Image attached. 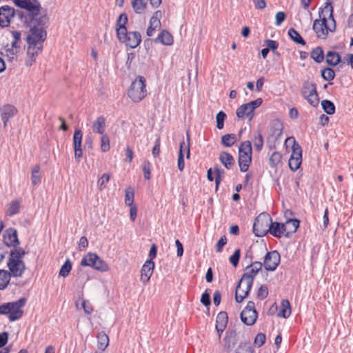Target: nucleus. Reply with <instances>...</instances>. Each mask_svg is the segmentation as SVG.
I'll use <instances>...</instances> for the list:
<instances>
[{"label": "nucleus", "instance_id": "f257e3e1", "mask_svg": "<svg viewBox=\"0 0 353 353\" xmlns=\"http://www.w3.org/2000/svg\"><path fill=\"white\" fill-rule=\"evenodd\" d=\"M44 26L30 23V32L26 37L28 45L26 60L27 65H32L35 62L36 57L43 50V43L47 37Z\"/></svg>", "mask_w": 353, "mask_h": 353}, {"label": "nucleus", "instance_id": "f03ea898", "mask_svg": "<svg viewBox=\"0 0 353 353\" xmlns=\"http://www.w3.org/2000/svg\"><path fill=\"white\" fill-rule=\"evenodd\" d=\"M313 30L318 38L325 39L329 32L336 30V22L333 16V7L330 2L325 3L323 9L319 12V19L313 23Z\"/></svg>", "mask_w": 353, "mask_h": 353}, {"label": "nucleus", "instance_id": "7ed1b4c3", "mask_svg": "<svg viewBox=\"0 0 353 353\" xmlns=\"http://www.w3.org/2000/svg\"><path fill=\"white\" fill-rule=\"evenodd\" d=\"M14 3L18 8L28 12L30 23L46 25L48 22V17L46 12H41L42 7L38 0H14Z\"/></svg>", "mask_w": 353, "mask_h": 353}, {"label": "nucleus", "instance_id": "20e7f679", "mask_svg": "<svg viewBox=\"0 0 353 353\" xmlns=\"http://www.w3.org/2000/svg\"><path fill=\"white\" fill-rule=\"evenodd\" d=\"M26 302L25 298H21L16 301L0 305V315H8V319L11 322L19 319L23 314V307Z\"/></svg>", "mask_w": 353, "mask_h": 353}, {"label": "nucleus", "instance_id": "39448f33", "mask_svg": "<svg viewBox=\"0 0 353 353\" xmlns=\"http://www.w3.org/2000/svg\"><path fill=\"white\" fill-rule=\"evenodd\" d=\"M128 95L134 103H139L147 96L145 79L143 77L138 76L132 82Z\"/></svg>", "mask_w": 353, "mask_h": 353}, {"label": "nucleus", "instance_id": "423d86ee", "mask_svg": "<svg viewBox=\"0 0 353 353\" xmlns=\"http://www.w3.org/2000/svg\"><path fill=\"white\" fill-rule=\"evenodd\" d=\"M252 162V144L250 141L243 142L239 148V165L240 170L246 172Z\"/></svg>", "mask_w": 353, "mask_h": 353}, {"label": "nucleus", "instance_id": "0eeeda50", "mask_svg": "<svg viewBox=\"0 0 353 353\" xmlns=\"http://www.w3.org/2000/svg\"><path fill=\"white\" fill-rule=\"evenodd\" d=\"M262 267L263 263L259 261L253 262L248 265L239 283L250 288H252L254 282V278L257 274L259 271L262 268Z\"/></svg>", "mask_w": 353, "mask_h": 353}, {"label": "nucleus", "instance_id": "6e6552de", "mask_svg": "<svg viewBox=\"0 0 353 353\" xmlns=\"http://www.w3.org/2000/svg\"><path fill=\"white\" fill-rule=\"evenodd\" d=\"M301 95L313 107H316L319 103V98L315 83L306 81L301 88Z\"/></svg>", "mask_w": 353, "mask_h": 353}, {"label": "nucleus", "instance_id": "1a4fd4ad", "mask_svg": "<svg viewBox=\"0 0 353 353\" xmlns=\"http://www.w3.org/2000/svg\"><path fill=\"white\" fill-rule=\"evenodd\" d=\"M119 41L130 48H136L141 42V35L137 31H125L121 34H117Z\"/></svg>", "mask_w": 353, "mask_h": 353}, {"label": "nucleus", "instance_id": "9d476101", "mask_svg": "<svg viewBox=\"0 0 353 353\" xmlns=\"http://www.w3.org/2000/svg\"><path fill=\"white\" fill-rule=\"evenodd\" d=\"M291 138H288L286 141L290 140ZM293 145H292V152L289 159V167L292 171L297 170L302 162V149L301 146L296 143L295 140L293 137Z\"/></svg>", "mask_w": 353, "mask_h": 353}, {"label": "nucleus", "instance_id": "9b49d317", "mask_svg": "<svg viewBox=\"0 0 353 353\" xmlns=\"http://www.w3.org/2000/svg\"><path fill=\"white\" fill-rule=\"evenodd\" d=\"M270 221H272V219L267 216L256 217L253 224L254 234L259 237L265 236L269 232Z\"/></svg>", "mask_w": 353, "mask_h": 353}, {"label": "nucleus", "instance_id": "f8f14e48", "mask_svg": "<svg viewBox=\"0 0 353 353\" xmlns=\"http://www.w3.org/2000/svg\"><path fill=\"white\" fill-rule=\"evenodd\" d=\"M258 317L257 312L255 310V304L253 301H249L241 313V321L248 325H252Z\"/></svg>", "mask_w": 353, "mask_h": 353}, {"label": "nucleus", "instance_id": "ddd939ff", "mask_svg": "<svg viewBox=\"0 0 353 353\" xmlns=\"http://www.w3.org/2000/svg\"><path fill=\"white\" fill-rule=\"evenodd\" d=\"M8 274L12 277H21L25 272L26 265L22 260L9 257L8 261Z\"/></svg>", "mask_w": 353, "mask_h": 353}, {"label": "nucleus", "instance_id": "4468645a", "mask_svg": "<svg viewBox=\"0 0 353 353\" xmlns=\"http://www.w3.org/2000/svg\"><path fill=\"white\" fill-rule=\"evenodd\" d=\"M281 261V256L276 251L268 252L264 257L263 265L268 271H274Z\"/></svg>", "mask_w": 353, "mask_h": 353}, {"label": "nucleus", "instance_id": "2eb2a0df", "mask_svg": "<svg viewBox=\"0 0 353 353\" xmlns=\"http://www.w3.org/2000/svg\"><path fill=\"white\" fill-rule=\"evenodd\" d=\"M187 139H188V145L185 147V142L182 141L180 143L179 146V152L177 159V166L179 170L182 172L185 168V162H184V154H185L186 158L189 159L190 156V135L189 133L187 132Z\"/></svg>", "mask_w": 353, "mask_h": 353}, {"label": "nucleus", "instance_id": "dca6fc26", "mask_svg": "<svg viewBox=\"0 0 353 353\" xmlns=\"http://www.w3.org/2000/svg\"><path fill=\"white\" fill-rule=\"evenodd\" d=\"M83 133L80 129H76L73 135V146L74 150V157L77 161L83 156L82 150Z\"/></svg>", "mask_w": 353, "mask_h": 353}, {"label": "nucleus", "instance_id": "f3484780", "mask_svg": "<svg viewBox=\"0 0 353 353\" xmlns=\"http://www.w3.org/2000/svg\"><path fill=\"white\" fill-rule=\"evenodd\" d=\"M3 238L5 245L8 247L16 248L19 244L17 232L12 228H10L5 231Z\"/></svg>", "mask_w": 353, "mask_h": 353}, {"label": "nucleus", "instance_id": "a211bd4d", "mask_svg": "<svg viewBox=\"0 0 353 353\" xmlns=\"http://www.w3.org/2000/svg\"><path fill=\"white\" fill-rule=\"evenodd\" d=\"M14 9L8 6L0 8V26L2 28L8 27L11 19L14 17Z\"/></svg>", "mask_w": 353, "mask_h": 353}, {"label": "nucleus", "instance_id": "6ab92c4d", "mask_svg": "<svg viewBox=\"0 0 353 353\" xmlns=\"http://www.w3.org/2000/svg\"><path fill=\"white\" fill-rule=\"evenodd\" d=\"M154 268V263L151 260H147L141 270V281L145 284L152 275Z\"/></svg>", "mask_w": 353, "mask_h": 353}, {"label": "nucleus", "instance_id": "aec40b11", "mask_svg": "<svg viewBox=\"0 0 353 353\" xmlns=\"http://www.w3.org/2000/svg\"><path fill=\"white\" fill-rule=\"evenodd\" d=\"M1 117L3 127L6 128L8 121L17 114V109L12 105H5L1 109Z\"/></svg>", "mask_w": 353, "mask_h": 353}, {"label": "nucleus", "instance_id": "412c9836", "mask_svg": "<svg viewBox=\"0 0 353 353\" xmlns=\"http://www.w3.org/2000/svg\"><path fill=\"white\" fill-rule=\"evenodd\" d=\"M269 232L276 238H281L283 235L285 236V223L271 221L269 225Z\"/></svg>", "mask_w": 353, "mask_h": 353}, {"label": "nucleus", "instance_id": "4be33fe9", "mask_svg": "<svg viewBox=\"0 0 353 353\" xmlns=\"http://www.w3.org/2000/svg\"><path fill=\"white\" fill-rule=\"evenodd\" d=\"M106 120L103 116H100L92 123V128L94 132L99 134L105 133Z\"/></svg>", "mask_w": 353, "mask_h": 353}, {"label": "nucleus", "instance_id": "5701e85b", "mask_svg": "<svg viewBox=\"0 0 353 353\" xmlns=\"http://www.w3.org/2000/svg\"><path fill=\"white\" fill-rule=\"evenodd\" d=\"M251 288L243 285V284L238 283L236 288L235 300L237 303H241L243 300L248 296Z\"/></svg>", "mask_w": 353, "mask_h": 353}, {"label": "nucleus", "instance_id": "b1692460", "mask_svg": "<svg viewBox=\"0 0 353 353\" xmlns=\"http://www.w3.org/2000/svg\"><path fill=\"white\" fill-rule=\"evenodd\" d=\"M299 221L296 219H289L285 223V236L290 237L295 233L299 227Z\"/></svg>", "mask_w": 353, "mask_h": 353}, {"label": "nucleus", "instance_id": "393cba45", "mask_svg": "<svg viewBox=\"0 0 353 353\" xmlns=\"http://www.w3.org/2000/svg\"><path fill=\"white\" fill-rule=\"evenodd\" d=\"M128 18L125 13H121L116 22V32L117 34H121L127 30L126 24L128 23Z\"/></svg>", "mask_w": 353, "mask_h": 353}, {"label": "nucleus", "instance_id": "a878e982", "mask_svg": "<svg viewBox=\"0 0 353 353\" xmlns=\"http://www.w3.org/2000/svg\"><path fill=\"white\" fill-rule=\"evenodd\" d=\"M251 108L248 106L247 103L241 105L239 108L236 110V116L240 118H244V117H248L249 121H252L254 116V112L252 111H250Z\"/></svg>", "mask_w": 353, "mask_h": 353}, {"label": "nucleus", "instance_id": "bb28decb", "mask_svg": "<svg viewBox=\"0 0 353 353\" xmlns=\"http://www.w3.org/2000/svg\"><path fill=\"white\" fill-rule=\"evenodd\" d=\"M325 58L327 64L330 66H336L341 61L339 54L333 50L327 52Z\"/></svg>", "mask_w": 353, "mask_h": 353}, {"label": "nucleus", "instance_id": "cd10ccee", "mask_svg": "<svg viewBox=\"0 0 353 353\" xmlns=\"http://www.w3.org/2000/svg\"><path fill=\"white\" fill-rule=\"evenodd\" d=\"M173 37L167 30H163L155 39L156 42H159L163 45L171 46L173 43Z\"/></svg>", "mask_w": 353, "mask_h": 353}, {"label": "nucleus", "instance_id": "c85d7f7f", "mask_svg": "<svg viewBox=\"0 0 353 353\" xmlns=\"http://www.w3.org/2000/svg\"><path fill=\"white\" fill-rule=\"evenodd\" d=\"M283 125L282 122L279 120L276 119L271 122L270 125V132L271 135L273 137H275L276 139L279 138L283 132Z\"/></svg>", "mask_w": 353, "mask_h": 353}, {"label": "nucleus", "instance_id": "c756f323", "mask_svg": "<svg viewBox=\"0 0 353 353\" xmlns=\"http://www.w3.org/2000/svg\"><path fill=\"white\" fill-rule=\"evenodd\" d=\"M219 161L227 168L231 169L234 164L233 157L226 152H221L219 154Z\"/></svg>", "mask_w": 353, "mask_h": 353}, {"label": "nucleus", "instance_id": "7c9ffc66", "mask_svg": "<svg viewBox=\"0 0 353 353\" xmlns=\"http://www.w3.org/2000/svg\"><path fill=\"white\" fill-rule=\"evenodd\" d=\"M291 312V307L289 301L286 299L283 300L278 316L287 319L290 316Z\"/></svg>", "mask_w": 353, "mask_h": 353}, {"label": "nucleus", "instance_id": "2f4dec72", "mask_svg": "<svg viewBox=\"0 0 353 353\" xmlns=\"http://www.w3.org/2000/svg\"><path fill=\"white\" fill-rule=\"evenodd\" d=\"M311 58L318 63H322L325 59L323 50L321 47L314 48L310 53Z\"/></svg>", "mask_w": 353, "mask_h": 353}, {"label": "nucleus", "instance_id": "473e14b6", "mask_svg": "<svg viewBox=\"0 0 353 353\" xmlns=\"http://www.w3.org/2000/svg\"><path fill=\"white\" fill-rule=\"evenodd\" d=\"M148 0H132V6L134 11L137 14L143 13L147 7Z\"/></svg>", "mask_w": 353, "mask_h": 353}, {"label": "nucleus", "instance_id": "72a5a7b5", "mask_svg": "<svg viewBox=\"0 0 353 353\" xmlns=\"http://www.w3.org/2000/svg\"><path fill=\"white\" fill-rule=\"evenodd\" d=\"M41 181V176L40 174V166L35 165L32 168L31 171V182L33 185L40 184Z\"/></svg>", "mask_w": 353, "mask_h": 353}, {"label": "nucleus", "instance_id": "f704fd0d", "mask_svg": "<svg viewBox=\"0 0 353 353\" xmlns=\"http://www.w3.org/2000/svg\"><path fill=\"white\" fill-rule=\"evenodd\" d=\"M290 38L296 43L302 46L305 45V41L301 34L293 28H290L288 32Z\"/></svg>", "mask_w": 353, "mask_h": 353}, {"label": "nucleus", "instance_id": "c9c22d12", "mask_svg": "<svg viewBox=\"0 0 353 353\" xmlns=\"http://www.w3.org/2000/svg\"><path fill=\"white\" fill-rule=\"evenodd\" d=\"M98 348L101 350H104L109 345V337L104 332H99L97 335Z\"/></svg>", "mask_w": 353, "mask_h": 353}, {"label": "nucleus", "instance_id": "e433bc0d", "mask_svg": "<svg viewBox=\"0 0 353 353\" xmlns=\"http://www.w3.org/2000/svg\"><path fill=\"white\" fill-rule=\"evenodd\" d=\"M236 334L234 331H227L224 338L225 346L228 349H232L236 344Z\"/></svg>", "mask_w": 353, "mask_h": 353}, {"label": "nucleus", "instance_id": "4c0bfd02", "mask_svg": "<svg viewBox=\"0 0 353 353\" xmlns=\"http://www.w3.org/2000/svg\"><path fill=\"white\" fill-rule=\"evenodd\" d=\"M96 259L97 254L89 252L82 259L81 261V265L93 268Z\"/></svg>", "mask_w": 353, "mask_h": 353}, {"label": "nucleus", "instance_id": "58836bf2", "mask_svg": "<svg viewBox=\"0 0 353 353\" xmlns=\"http://www.w3.org/2000/svg\"><path fill=\"white\" fill-rule=\"evenodd\" d=\"M228 322V314L225 312H220L216 320V327H220V328H226Z\"/></svg>", "mask_w": 353, "mask_h": 353}, {"label": "nucleus", "instance_id": "ea45409f", "mask_svg": "<svg viewBox=\"0 0 353 353\" xmlns=\"http://www.w3.org/2000/svg\"><path fill=\"white\" fill-rule=\"evenodd\" d=\"M10 274L4 270H0V290H4L8 285L10 280Z\"/></svg>", "mask_w": 353, "mask_h": 353}, {"label": "nucleus", "instance_id": "a19ab883", "mask_svg": "<svg viewBox=\"0 0 353 353\" xmlns=\"http://www.w3.org/2000/svg\"><path fill=\"white\" fill-rule=\"evenodd\" d=\"M100 148L103 152H106L110 149V138L106 133L101 134Z\"/></svg>", "mask_w": 353, "mask_h": 353}, {"label": "nucleus", "instance_id": "79ce46f5", "mask_svg": "<svg viewBox=\"0 0 353 353\" xmlns=\"http://www.w3.org/2000/svg\"><path fill=\"white\" fill-rule=\"evenodd\" d=\"M92 268L100 272H106L108 270V265L97 254V259Z\"/></svg>", "mask_w": 353, "mask_h": 353}, {"label": "nucleus", "instance_id": "37998d69", "mask_svg": "<svg viewBox=\"0 0 353 353\" xmlns=\"http://www.w3.org/2000/svg\"><path fill=\"white\" fill-rule=\"evenodd\" d=\"M134 191L131 187H128L125 190V203L126 205H132L134 203Z\"/></svg>", "mask_w": 353, "mask_h": 353}, {"label": "nucleus", "instance_id": "c03bdc74", "mask_svg": "<svg viewBox=\"0 0 353 353\" xmlns=\"http://www.w3.org/2000/svg\"><path fill=\"white\" fill-rule=\"evenodd\" d=\"M321 105L323 110L327 114H333L335 112V105L331 101L325 99L321 101Z\"/></svg>", "mask_w": 353, "mask_h": 353}, {"label": "nucleus", "instance_id": "a18cd8bd", "mask_svg": "<svg viewBox=\"0 0 353 353\" xmlns=\"http://www.w3.org/2000/svg\"><path fill=\"white\" fill-rule=\"evenodd\" d=\"M236 142V135L234 134H227L222 137L221 143L226 147H230Z\"/></svg>", "mask_w": 353, "mask_h": 353}, {"label": "nucleus", "instance_id": "49530a36", "mask_svg": "<svg viewBox=\"0 0 353 353\" xmlns=\"http://www.w3.org/2000/svg\"><path fill=\"white\" fill-rule=\"evenodd\" d=\"M162 17V12L161 10L156 11L150 20V26L158 28L161 26L160 19Z\"/></svg>", "mask_w": 353, "mask_h": 353}, {"label": "nucleus", "instance_id": "de8ad7c7", "mask_svg": "<svg viewBox=\"0 0 353 353\" xmlns=\"http://www.w3.org/2000/svg\"><path fill=\"white\" fill-rule=\"evenodd\" d=\"M252 141L254 149L256 151L260 152L263 146V138L262 134L260 132H258L257 134L254 137Z\"/></svg>", "mask_w": 353, "mask_h": 353}, {"label": "nucleus", "instance_id": "09e8293b", "mask_svg": "<svg viewBox=\"0 0 353 353\" xmlns=\"http://www.w3.org/2000/svg\"><path fill=\"white\" fill-rule=\"evenodd\" d=\"M321 77L326 81H332L335 77V72L331 68H324L321 70Z\"/></svg>", "mask_w": 353, "mask_h": 353}, {"label": "nucleus", "instance_id": "8fccbe9b", "mask_svg": "<svg viewBox=\"0 0 353 353\" xmlns=\"http://www.w3.org/2000/svg\"><path fill=\"white\" fill-rule=\"evenodd\" d=\"M19 202L17 201H12L7 209V214L10 216H12L16 214H17L19 211Z\"/></svg>", "mask_w": 353, "mask_h": 353}, {"label": "nucleus", "instance_id": "3c124183", "mask_svg": "<svg viewBox=\"0 0 353 353\" xmlns=\"http://www.w3.org/2000/svg\"><path fill=\"white\" fill-rule=\"evenodd\" d=\"M72 270V264L69 259H67L61 267L59 276L66 277Z\"/></svg>", "mask_w": 353, "mask_h": 353}, {"label": "nucleus", "instance_id": "603ef678", "mask_svg": "<svg viewBox=\"0 0 353 353\" xmlns=\"http://www.w3.org/2000/svg\"><path fill=\"white\" fill-rule=\"evenodd\" d=\"M19 49H20V46L11 45V46L10 48H7L6 49H5L6 56L10 60H12V59H14V57L19 52Z\"/></svg>", "mask_w": 353, "mask_h": 353}, {"label": "nucleus", "instance_id": "864d4df0", "mask_svg": "<svg viewBox=\"0 0 353 353\" xmlns=\"http://www.w3.org/2000/svg\"><path fill=\"white\" fill-rule=\"evenodd\" d=\"M282 155L279 152H274L270 157V165L271 167H275L281 163Z\"/></svg>", "mask_w": 353, "mask_h": 353}, {"label": "nucleus", "instance_id": "5fc2aeb1", "mask_svg": "<svg viewBox=\"0 0 353 353\" xmlns=\"http://www.w3.org/2000/svg\"><path fill=\"white\" fill-rule=\"evenodd\" d=\"M26 254L25 250L22 248H14L11 250L10 257L18 260H21V258Z\"/></svg>", "mask_w": 353, "mask_h": 353}, {"label": "nucleus", "instance_id": "6e6d98bb", "mask_svg": "<svg viewBox=\"0 0 353 353\" xmlns=\"http://www.w3.org/2000/svg\"><path fill=\"white\" fill-rule=\"evenodd\" d=\"M110 178V175L109 174H103L101 178L97 181V185L100 190L104 189L106 186V184L108 183Z\"/></svg>", "mask_w": 353, "mask_h": 353}, {"label": "nucleus", "instance_id": "4d7b16f0", "mask_svg": "<svg viewBox=\"0 0 353 353\" xmlns=\"http://www.w3.org/2000/svg\"><path fill=\"white\" fill-rule=\"evenodd\" d=\"M226 118V114L223 111H220L216 116V128L219 130L223 128L224 120Z\"/></svg>", "mask_w": 353, "mask_h": 353}, {"label": "nucleus", "instance_id": "13d9d810", "mask_svg": "<svg viewBox=\"0 0 353 353\" xmlns=\"http://www.w3.org/2000/svg\"><path fill=\"white\" fill-rule=\"evenodd\" d=\"M142 169L145 179L149 180L150 179L151 163L148 161H144L142 164Z\"/></svg>", "mask_w": 353, "mask_h": 353}, {"label": "nucleus", "instance_id": "bf43d9fd", "mask_svg": "<svg viewBox=\"0 0 353 353\" xmlns=\"http://www.w3.org/2000/svg\"><path fill=\"white\" fill-rule=\"evenodd\" d=\"M11 35L12 37V46H20L19 43L21 41V34L19 31L12 30L11 31Z\"/></svg>", "mask_w": 353, "mask_h": 353}, {"label": "nucleus", "instance_id": "052dcab7", "mask_svg": "<svg viewBox=\"0 0 353 353\" xmlns=\"http://www.w3.org/2000/svg\"><path fill=\"white\" fill-rule=\"evenodd\" d=\"M241 256V252L239 249H236L234 254L230 257L229 261L234 267H236Z\"/></svg>", "mask_w": 353, "mask_h": 353}, {"label": "nucleus", "instance_id": "680f3d73", "mask_svg": "<svg viewBox=\"0 0 353 353\" xmlns=\"http://www.w3.org/2000/svg\"><path fill=\"white\" fill-rule=\"evenodd\" d=\"M266 336L263 333H259L254 339V344L258 347H261L265 342Z\"/></svg>", "mask_w": 353, "mask_h": 353}, {"label": "nucleus", "instance_id": "e2e57ef3", "mask_svg": "<svg viewBox=\"0 0 353 353\" xmlns=\"http://www.w3.org/2000/svg\"><path fill=\"white\" fill-rule=\"evenodd\" d=\"M268 287L265 285H261L257 291V297L259 299L263 300V299H265L268 296Z\"/></svg>", "mask_w": 353, "mask_h": 353}, {"label": "nucleus", "instance_id": "0e129e2a", "mask_svg": "<svg viewBox=\"0 0 353 353\" xmlns=\"http://www.w3.org/2000/svg\"><path fill=\"white\" fill-rule=\"evenodd\" d=\"M263 103V100L261 98H258L256 100L252 101L249 103H247L250 108H251L250 111L254 112V110L259 108Z\"/></svg>", "mask_w": 353, "mask_h": 353}, {"label": "nucleus", "instance_id": "69168bd1", "mask_svg": "<svg viewBox=\"0 0 353 353\" xmlns=\"http://www.w3.org/2000/svg\"><path fill=\"white\" fill-rule=\"evenodd\" d=\"M285 17H286V15L284 12H282V11L278 12L275 16V19H276L275 25L276 26H279L284 21V20L285 19Z\"/></svg>", "mask_w": 353, "mask_h": 353}, {"label": "nucleus", "instance_id": "338daca9", "mask_svg": "<svg viewBox=\"0 0 353 353\" xmlns=\"http://www.w3.org/2000/svg\"><path fill=\"white\" fill-rule=\"evenodd\" d=\"M214 172L216 174L215 182L217 188L219 184L221 183L222 177L223 176L224 171L220 168H214Z\"/></svg>", "mask_w": 353, "mask_h": 353}, {"label": "nucleus", "instance_id": "774afa93", "mask_svg": "<svg viewBox=\"0 0 353 353\" xmlns=\"http://www.w3.org/2000/svg\"><path fill=\"white\" fill-rule=\"evenodd\" d=\"M227 243V239L225 236L221 237L219 241L216 244V251L221 252L223 250V246Z\"/></svg>", "mask_w": 353, "mask_h": 353}]
</instances>
